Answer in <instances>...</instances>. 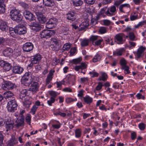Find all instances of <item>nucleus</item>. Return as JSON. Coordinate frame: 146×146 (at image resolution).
<instances>
[{
    "label": "nucleus",
    "mask_w": 146,
    "mask_h": 146,
    "mask_svg": "<svg viewBox=\"0 0 146 146\" xmlns=\"http://www.w3.org/2000/svg\"><path fill=\"white\" fill-rule=\"evenodd\" d=\"M4 94L5 95V98L6 99H9V98H11V100L12 99H14L13 96L14 95L13 93L9 91L6 92Z\"/></svg>",
    "instance_id": "obj_32"
},
{
    "label": "nucleus",
    "mask_w": 146,
    "mask_h": 146,
    "mask_svg": "<svg viewBox=\"0 0 146 146\" xmlns=\"http://www.w3.org/2000/svg\"><path fill=\"white\" fill-rule=\"evenodd\" d=\"M77 100V99H74L71 98H68L66 99V102L67 103L69 104Z\"/></svg>",
    "instance_id": "obj_57"
},
{
    "label": "nucleus",
    "mask_w": 146,
    "mask_h": 146,
    "mask_svg": "<svg viewBox=\"0 0 146 146\" xmlns=\"http://www.w3.org/2000/svg\"><path fill=\"white\" fill-rule=\"evenodd\" d=\"M120 63L122 66V68L127 66L126 61L124 58L120 60Z\"/></svg>",
    "instance_id": "obj_50"
},
{
    "label": "nucleus",
    "mask_w": 146,
    "mask_h": 146,
    "mask_svg": "<svg viewBox=\"0 0 146 146\" xmlns=\"http://www.w3.org/2000/svg\"><path fill=\"white\" fill-rule=\"evenodd\" d=\"M75 136L77 138H80L82 135V130L80 129H77L75 131Z\"/></svg>",
    "instance_id": "obj_36"
},
{
    "label": "nucleus",
    "mask_w": 146,
    "mask_h": 146,
    "mask_svg": "<svg viewBox=\"0 0 146 146\" xmlns=\"http://www.w3.org/2000/svg\"><path fill=\"white\" fill-rule=\"evenodd\" d=\"M146 50V48L143 46H140L138 49L136 54V56L137 58L142 56L144 54V52Z\"/></svg>",
    "instance_id": "obj_15"
},
{
    "label": "nucleus",
    "mask_w": 146,
    "mask_h": 146,
    "mask_svg": "<svg viewBox=\"0 0 146 146\" xmlns=\"http://www.w3.org/2000/svg\"><path fill=\"white\" fill-rule=\"evenodd\" d=\"M13 52V50L11 48H8L4 50L3 54L4 56H8L11 55Z\"/></svg>",
    "instance_id": "obj_24"
},
{
    "label": "nucleus",
    "mask_w": 146,
    "mask_h": 146,
    "mask_svg": "<svg viewBox=\"0 0 146 146\" xmlns=\"http://www.w3.org/2000/svg\"><path fill=\"white\" fill-rule=\"evenodd\" d=\"M16 30L15 27L14 28H10V34L11 36L13 37H16L18 34L17 33V32L16 31Z\"/></svg>",
    "instance_id": "obj_28"
},
{
    "label": "nucleus",
    "mask_w": 146,
    "mask_h": 146,
    "mask_svg": "<svg viewBox=\"0 0 146 146\" xmlns=\"http://www.w3.org/2000/svg\"><path fill=\"white\" fill-rule=\"evenodd\" d=\"M31 72H26L23 76L22 79L27 80H31L30 79L31 78Z\"/></svg>",
    "instance_id": "obj_42"
},
{
    "label": "nucleus",
    "mask_w": 146,
    "mask_h": 146,
    "mask_svg": "<svg viewBox=\"0 0 146 146\" xmlns=\"http://www.w3.org/2000/svg\"><path fill=\"white\" fill-rule=\"evenodd\" d=\"M55 33V31L53 30H44L40 33V36L41 38H48L54 35Z\"/></svg>",
    "instance_id": "obj_1"
},
{
    "label": "nucleus",
    "mask_w": 146,
    "mask_h": 146,
    "mask_svg": "<svg viewBox=\"0 0 146 146\" xmlns=\"http://www.w3.org/2000/svg\"><path fill=\"white\" fill-rule=\"evenodd\" d=\"M35 13L38 21L41 23H44L46 21V18L41 12L36 11Z\"/></svg>",
    "instance_id": "obj_8"
},
{
    "label": "nucleus",
    "mask_w": 146,
    "mask_h": 146,
    "mask_svg": "<svg viewBox=\"0 0 146 146\" xmlns=\"http://www.w3.org/2000/svg\"><path fill=\"white\" fill-rule=\"evenodd\" d=\"M101 59V56L99 54H97L93 58V61L94 62H96L99 60Z\"/></svg>",
    "instance_id": "obj_53"
},
{
    "label": "nucleus",
    "mask_w": 146,
    "mask_h": 146,
    "mask_svg": "<svg viewBox=\"0 0 146 146\" xmlns=\"http://www.w3.org/2000/svg\"><path fill=\"white\" fill-rule=\"evenodd\" d=\"M57 20L55 18H51L50 19L48 22L49 24H52L53 26L55 27L56 23H57Z\"/></svg>",
    "instance_id": "obj_38"
},
{
    "label": "nucleus",
    "mask_w": 146,
    "mask_h": 146,
    "mask_svg": "<svg viewBox=\"0 0 146 146\" xmlns=\"http://www.w3.org/2000/svg\"><path fill=\"white\" fill-rule=\"evenodd\" d=\"M89 74L91 76V77L92 78L97 77L99 75V73L96 72L95 70H93L92 72H90Z\"/></svg>",
    "instance_id": "obj_41"
},
{
    "label": "nucleus",
    "mask_w": 146,
    "mask_h": 146,
    "mask_svg": "<svg viewBox=\"0 0 146 146\" xmlns=\"http://www.w3.org/2000/svg\"><path fill=\"white\" fill-rule=\"evenodd\" d=\"M103 86V85L102 84V83L99 82L98 83V85L96 87L95 89L97 91L100 90L102 89Z\"/></svg>",
    "instance_id": "obj_59"
},
{
    "label": "nucleus",
    "mask_w": 146,
    "mask_h": 146,
    "mask_svg": "<svg viewBox=\"0 0 146 146\" xmlns=\"http://www.w3.org/2000/svg\"><path fill=\"white\" fill-rule=\"evenodd\" d=\"M103 41V40L102 39H99L98 40L95 41L93 44L95 45L98 46Z\"/></svg>",
    "instance_id": "obj_63"
},
{
    "label": "nucleus",
    "mask_w": 146,
    "mask_h": 146,
    "mask_svg": "<svg viewBox=\"0 0 146 146\" xmlns=\"http://www.w3.org/2000/svg\"><path fill=\"white\" fill-rule=\"evenodd\" d=\"M89 25V23L88 22H83L80 25L78 28L79 31L84 30L85 28L87 27Z\"/></svg>",
    "instance_id": "obj_26"
},
{
    "label": "nucleus",
    "mask_w": 146,
    "mask_h": 146,
    "mask_svg": "<svg viewBox=\"0 0 146 146\" xmlns=\"http://www.w3.org/2000/svg\"><path fill=\"white\" fill-rule=\"evenodd\" d=\"M43 4L47 7L53 6L54 4L53 0H43Z\"/></svg>",
    "instance_id": "obj_22"
},
{
    "label": "nucleus",
    "mask_w": 146,
    "mask_h": 146,
    "mask_svg": "<svg viewBox=\"0 0 146 146\" xmlns=\"http://www.w3.org/2000/svg\"><path fill=\"white\" fill-rule=\"evenodd\" d=\"M137 136L136 133L135 131H132L131 133V138L132 140H135Z\"/></svg>",
    "instance_id": "obj_62"
},
{
    "label": "nucleus",
    "mask_w": 146,
    "mask_h": 146,
    "mask_svg": "<svg viewBox=\"0 0 146 146\" xmlns=\"http://www.w3.org/2000/svg\"><path fill=\"white\" fill-rule=\"evenodd\" d=\"M21 5L25 9H27L29 7L28 4L23 2H22L20 3Z\"/></svg>",
    "instance_id": "obj_58"
},
{
    "label": "nucleus",
    "mask_w": 146,
    "mask_h": 146,
    "mask_svg": "<svg viewBox=\"0 0 146 146\" xmlns=\"http://www.w3.org/2000/svg\"><path fill=\"white\" fill-rule=\"evenodd\" d=\"M117 9L115 5H112L105 12V14L109 16H112L115 15Z\"/></svg>",
    "instance_id": "obj_4"
},
{
    "label": "nucleus",
    "mask_w": 146,
    "mask_h": 146,
    "mask_svg": "<svg viewBox=\"0 0 146 146\" xmlns=\"http://www.w3.org/2000/svg\"><path fill=\"white\" fill-rule=\"evenodd\" d=\"M76 51V47H74L71 48L70 51V55L72 56L75 53Z\"/></svg>",
    "instance_id": "obj_61"
},
{
    "label": "nucleus",
    "mask_w": 146,
    "mask_h": 146,
    "mask_svg": "<svg viewBox=\"0 0 146 146\" xmlns=\"http://www.w3.org/2000/svg\"><path fill=\"white\" fill-rule=\"evenodd\" d=\"M17 105L15 100L14 99H12L8 102L7 107L8 110H14L17 108Z\"/></svg>",
    "instance_id": "obj_11"
},
{
    "label": "nucleus",
    "mask_w": 146,
    "mask_h": 146,
    "mask_svg": "<svg viewBox=\"0 0 146 146\" xmlns=\"http://www.w3.org/2000/svg\"><path fill=\"white\" fill-rule=\"evenodd\" d=\"M34 45L31 42H27L25 43L23 46V51L25 52H29L33 49Z\"/></svg>",
    "instance_id": "obj_5"
},
{
    "label": "nucleus",
    "mask_w": 146,
    "mask_h": 146,
    "mask_svg": "<svg viewBox=\"0 0 146 146\" xmlns=\"http://www.w3.org/2000/svg\"><path fill=\"white\" fill-rule=\"evenodd\" d=\"M0 29L3 31H5L7 29L6 23L2 20L0 21Z\"/></svg>",
    "instance_id": "obj_25"
},
{
    "label": "nucleus",
    "mask_w": 146,
    "mask_h": 146,
    "mask_svg": "<svg viewBox=\"0 0 146 146\" xmlns=\"http://www.w3.org/2000/svg\"><path fill=\"white\" fill-rule=\"evenodd\" d=\"M89 43L88 40L84 39L81 42V45L82 46H88Z\"/></svg>",
    "instance_id": "obj_46"
},
{
    "label": "nucleus",
    "mask_w": 146,
    "mask_h": 146,
    "mask_svg": "<svg viewBox=\"0 0 146 146\" xmlns=\"http://www.w3.org/2000/svg\"><path fill=\"white\" fill-rule=\"evenodd\" d=\"M54 70H50L49 71L48 74V75L46 79V84H48L52 80L53 77L54 73Z\"/></svg>",
    "instance_id": "obj_20"
},
{
    "label": "nucleus",
    "mask_w": 146,
    "mask_h": 146,
    "mask_svg": "<svg viewBox=\"0 0 146 146\" xmlns=\"http://www.w3.org/2000/svg\"><path fill=\"white\" fill-rule=\"evenodd\" d=\"M15 28L17 33L19 35H23L27 32L26 28L22 25H18L15 27Z\"/></svg>",
    "instance_id": "obj_9"
},
{
    "label": "nucleus",
    "mask_w": 146,
    "mask_h": 146,
    "mask_svg": "<svg viewBox=\"0 0 146 146\" xmlns=\"http://www.w3.org/2000/svg\"><path fill=\"white\" fill-rule=\"evenodd\" d=\"M31 116L30 114H28L25 117L26 121L27 123L30 125L31 120Z\"/></svg>",
    "instance_id": "obj_44"
},
{
    "label": "nucleus",
    "mask_w": 146,
    "mask_h": 146,
    "mask_svg": "<svg viewBox=\"0 0 146 146\" xmlns=\"http://www.w3.org/2000/svg\"><path fill=\"white\" fill-rule=\"evenodd\" d=\"M129 67L127 66L122 68V69L124 70L125 74H129L130 73V71L129 70Z\"/></svg>",
    "instance_id": "obj_55"
},
{
    "label": "nucleus",
    "mask_w": 146,
    "mask_h": 146,
    "mask_svg": "<svg viewBox=\"0 0 146 146\" xmlns=\"http://www.w3.org/2000/svg\"><path fill=\"white\" fill-rule=\"evenodd\" d=\"M129 37L130 40L133 41L137 40L136 36L133 32H130L129 34Z\"/></svg>",
    "instance_id": "obj_39"
},
{
    "label": "nucleus",
    "mask_w": 146,
    "mask_h": 146,
    "mask_svg": "<svg viewBox=\"0 0 146 146\" xmlns=\"http://www.w3.org/2000/svg\"><path fill=\"white\" fill-rule=\"evenodd\" d=\"M15 123H14L15 126L16 127H20L24 125V119L23 116L21 117L19 116L15 121Z\"/></svg>",
    "instance_id": "obj_12"
},
{
    "label": "nucleus",
    "mask_w": 146,
    "mask_h": 146,
    "mask_svg": "<svg viewBox=\"0 0 146 146\" xmlns=\"http://www.w3.org/2000/svg\"><path fill=\"white\" fill-rule=\"evenodd\" d=\"M107 78V75L105 73H103L102 74L101 78H99V80H100L106 81Z\"/></svg>",
    "instance_id": "obj_48"
},
{
    "label": "nucleus",
    "mask_w": 146,
    "mask_h": 146,
    "mask_svg": "<svg viewBox=\"0 0 146 146\" xmlns=\"http://www.w3.org/2000/svg\"><path fill=\"white\" fill-rule=\"evenodd\" d=\"M33 81L31 80H27L22 79L21 84L25 86H29L31 83Z\"/></svg>",
    "instance_id": "obj_30"
},
{
    "label": "nucleus",
    "mask_w": 146,
    "mask_h": 146,
    "mask_svg": "<svg viewBox=\"0 0 146 146\" xmlns=\"http://www.w3.org/2000/svg\"><path fill=\"white\" fill-rule=\"evenodd\" d=\"M4 1L0 2V14L3 13L5 12V5Z\"/></svg>",
    "instance_id": "obj_34"
},
{
    "label": "nucleus",
    "mask_w": 146,
    "mask_h": 146,
    "mask_svg": "<svg viewBox=\"0 0 146 146\" xmlns=\"http://www.w3.org/2000/svg\"><path fill=\"white\" fill-rule=\"evenodd\" d=\"M138 127L141 130H143L145 127V123H141L138 125Z\"/></svg>",
    "instance_id": "obj_54"
},
{
    "label": "nucleus",
    "mask_w": 146,
    "mask_h": 146,
    "mask_svg": "<svg viewBox=\"0 0 146 146\" xmlns=\"http://www.w3.org/2000/svg\"><path fill=\"white\" fill-rule=\"evenodd\" d=\"M39 9L41 11H39L41 12L42 14V13H45L46 11V9L45 7H39Z\"/></svg>",
    "instance_id": "obj_64"
},
{
    "label": "nucleus",
    "mask_w": 146,
    "mask_h": 146,
    "mask_svg": "<svg viewBox=\"0 0 146 146\" xmlns=\"http://www.w3.org/2000/svg\"><path fill=\"white\" fill-rule=\"evenodd\" d=\"M52 127L54 129H58L60 127L61 124L58 121L54 120L52 121Z\"/></svg>",
    "instance_id": "obj_23"
},
{
    "label": "nucleus",
    "mask_w": 146,
    "mask_h": 146,
    "mask_svg": "<svg viewBox=\"0 0 146 146\" xmlns=\"http://www.w3.org/2000/svg\"><path fill=\"white\" fill-rule=\"evenodd\" d=\"M24 15L27 19L33 21L35 19V16L33 14L29 11L25 10L23 13Z\"/></svg>",
    "instance_id": "obj_14"
},
{
    "label": "nucleus",
    "mask_w": 146,
    "mask_h": 146,
    "mask_svg": "<svg viewBox=\"0 0 146 146\" xmlns=\"http://www.w3.org/2000/svg\"><path fill=\"white\" fill-rule=\"evenodd\" d=\"M41 58V56L39 54H38L33 56L31 58L32 62L34 64L38 63Z\"/></svg>",
    "instance_id": "obj_19"
},
{
    "label": "nucleus",
    "mask_w": 146,
    "mask_h": 146,
    "mask_svg": "<svg viewBox=\"0 0 146 146\" xmlns=\"http://www.w3.org/2000/svg\"><path fill=\"white\" fill-rule=\"evenodd\" d=\"M19 12L20 11L19 10L15 9L11 10L10 12V16L11 18L12 19L13 17L19 14Z\"/></svg>",
    "instance_id": "obj_29"
},
{
    "label": "nucleus",
    "mask_w": 146,
    "mask_h": 146,
    "mask_svg": "<svg viewBox=\"0 0 146 146\" xmlns=\"http://www.w3.org/2000/svg\"><path fill=\"white\" fill-rule=\"evenodd\" d=\"M99 37L98 36L92 35L90 38V41H91L94 44V42H95V41L98 39Z\"/></svg>",
    "instance_id": "obj_51"
},
{
    "label": "nucleus",
    "mask_w": 146,
    "mask_h": 146,
    "mask_svg": "<svg viewBox=\"0 0 146 146\" xmlns=\"http://www.w3.org/2000/svg\"><path fill=\"white\" fill-rule=\"evenodd\" d=\"M53 114L56 116H58L60 115L62 117H64L66 115V113H64L61 112L59 111L54 112Z\"/></svg>",
    "instance_id": "obj_43"
},
{
    "label": "nucleus",
    "mask_w": 146,
    "mask_h": 146,
    "mask_svg": "<svg viewBox=\"0 0 146 146\" xmlns=\"http://www.w3.org/2000/svg\"><path fill=\"white\" fill-rule=\"evenodd\" d=\"M71 45L70 44L66 43L63 46L62 48L64 51L68 50L70 48Z\"/></svg>",
    "instance_id": "obj_45"
},
{
    "label": "nucleus",
    "mask_w": 146,
    "mask_h": 146,
    "mask_svg": "<svg viewBox=\"0 0 146 146\" xmlns=\"http://www.w3.org/2000/svg\"><path fill=\"white\" fill-rule=\"evenodd\" d=\"M124 37L125 35L123 33L117 34L115 36V42L119 44H122L124 42L123 38Z\"/></svg>",
    "instance_id": "obj_7"
},
{
    "label": "nucleus",
    "mask_w": 146,
    "mask_h": 146,
    "mask_svg": "<svg viewBox=\"0 0 146 146\" xmlns=\"http://www.w3.org/2000/svg\"><path fill=\"white\" fill-rule=\"evenodd\" d=\"M49 94L52 97L50 99L47 101V103L49 105L51 106L52 104L54 102L55 99L57 95L56 92L54 91H50Z\"/></svg>",
    "instance_id": "obj_13"
},
{
    "label": "nucleus",
    "mask_w": 146,
    "mask_h": 146,
    "mask_svg": "<svg viewBox=\"0 0 146 146\" xmlns=\"http://www.w3.org/2000/svg\"><path fill=\"white\" fill-rule=\"evenodd\" d=\"M60 60L58 59L57 58H54L52 61V64L53 66L56 65L60 62Z\"/></svg>",
    "instance_id": "obj_47"
},
{
    "label": "nucleus",
    "mask_w": 146,
    "mask_h": 146,
    "mask_svg": "<svg viewBox=\"0 0 146 146\" xmlns=\"http://www.w3.org/2000/svg\"><path fill=\"white\" fill-rule=\"evenodd\" d=\"M95 1L96 0H85V1L88 5H92L95 3Z\"/></svg>",
    "instance_id": "obj_60"
},
{
    "label": "nucleus",
    "mask_w": 146,
    "mask_h": 146,
    "mask_svg": "<svg viewBox=\"0 0 146 146\" xmlns=\"http://www.w3.org/2000/svg\"><path fill=\"white\" fill-rule=\"evenodd\" d=\"M146 24V21H143L140 22L137 25L135 26V28H138L139 27L142 26L143 25Z\"/></svg>",
    "instance_id": "obj_56"
},
{
    "label": "nucleus",
    "mask_w": 146,
    "mask_h": 146,
    "mask_svg": "<svg viewBox=\"0 0 146 146\" xmlns=\"http://www.w3.org/2000/svg\"><path fill=\"white\" fill-rule=\"evenodd\" d=\"M124 51V48H121L118 50L114 52H113V55H117V56L121 55L123 52Z\"/></svg>",
    "instance_id": "obj_40"
},
{
    "label": "nucleus",
    "mask_w": 146,
    "mask_h": 146,
    "mask_svg": "<svg viewBox=\"0 0 146 146\" xmlns=\"http://www.w3.org/2000/svg\"><path fill=\"white\" fill-rule=\"evenodd\" d=\"M73 5L75 6H79L82 5L83 2L81 0H71Z\"/></svg>",
    "instance_id": "obj_31"
},
{
    "label": "nucleus",
    "mask_w": 146,
    "mask_h": 146,
    "mask_svg": "<svg viewBox=\"0 0 146 146\" xmlns=\"http://www.w3.org/2000/svg\"><path fill=\"white\" fill-rule=\"evenodd\" d=\"M31 29L36 31H38L40 29V25L38 23L36 22H32L30 25Z\"/></svg>",
    "instance_id": "obj_17"
},
{
    "label": "nucleus",
    "mask_w": 146,
    "mask_h": 146,
    "mask_svg": "<svg viewBox=\"0 0 146 146\" xmlns=\"http://www.w3.org/2000/svg\"><path fill=\"white\" fill-rule=\"evenodd\" d=\"M14 85L9 81L4 82L2 85L3 89L5 90L12 89L14 87Z\"/></svg>",
    "instance_id": "obj_6"
},
{
    "label": "nucleus",
    "mask_w": 146,
    "mask_h": 146,
    "mask_svg": "<svg viewBox=\"0 0 146 146\" xmlns=\"http://www.w3.org/2000/svg\"><path fill=\"white\" fill-rule=\"evenodd\" d=\"M84 102L87 104H90L91 103L93 100L92 98L88 96H86L83 97Z\"/></svg>",
    "instance_id": "obj_33"
},
{
    "label": "nucleus",
    "mask_w": 146,
    "mask_h": 146,
    "mask_svg": "<svg viewBox=\"0 0 146 146\" xmlns=\"http://www.w3.org/2000/svg\"><path fill=\"white\" fill-rule=\"evenodd\" d=\"M30 84L29 90L34 94L36 93L39 91V84L36 82L33 81Z\"/></svg>",
    "instance_id": "obj_2"
},
{
    "label": "nucleus",
    "mask_w": 146,
    "mask_h": 146,
    "mask_svg": "<svg viewBox=\"0 0 146 146\" xmlns=\"http://www.w3.org/2000/svg\"><path fill=\"white\" fill-rule=\"evenodd\" d=\"M23 17L21 14L20 13V12L19 13V14H17L16 16L12 19V20L16 21L19 22L21 21L23 19Z\"/></svg>",
    "instance_id": "obj_27"
},
{
    "label": "nucleus",
    "mask_w": 146,
    "mask_h": 146,
    "mask_svg": "<svg viewBox=\"0 0 146 146\" xmlns=\"http://www.w3.org/2000/svg\"><path fill=\"white\" fill-rule=\"evenodd\" d=\"M59 40L55 38H52L51 39V44L50 47L53 50L58 51L60 48L59 47Z\"/></svg>",
    "instance_id": "obj_3"
},
{
    "label": "nucleus",
    "mask_w": 146,
    "mask_h": 146,
    "mask_svg": "<svg viewBox=\"0 0 146 146\" xmlns=\"http://www.w3.org/2000/svg\"><path fill=\"white\" fill-rule=\"evenodd\" d=\"M82 60V58L79 57L76 59H73L72 60V62L75 64H77L80 62Z\"/></svg>",
    "instance_id": "obj_49"
},
{
    "label": "nucleus",
    "mask_w": 146,
    "mask_h": 146,
    "mask_svg": "<svg viewBox=\"0 0 146 146\" xmlns=\"http://www.w3.org/2000/svg\"><path fill=\"white\" fill-rule=\"evenodd\" d=\"M5 126L6 129V131L7 132L9 130H10L13 129L15 126L14 123L13 121L11 120L7 121H6V124Z\"/></svg>",
    "instance_id": "obj_18"
},
{
    "label": "nucleus",
    "mask_w": 146,
    "mask_h": 146,
    "mask_svg": "<svg viewBox=\"0 0 146 146\" xmlns=\"http://www.w3.org/2000/svg\"><path fill=\"white\" fill-rule=\"evenodd\" d=\"M76 13L74 11H70L67 14L66 18L69 20L74 21L76 19Z\"/></svg>",
    "instance_id": "obj_16"
},
{
    "label": "nucleus",
    "mask_w": 146,
    "mask_h": 146,
    "mask_svg": "<svg viewBox=\"0 0 146 146\" xmlns=\"http://www.w3.org/2000/svg\"><path fill=\"white\" fill-rule=\"evenodd\" d=\"M27 94V90L26 89H23L21 92L20 94V97L21 99H23Z\"/></svg>",
    "instance_id": "obj_35"
},
{
    "label": "nucleus",
    "mask_w": 146,
    "mask_h": 146,
    "mask_svg": "<svg viewBox=\"0 0 146 146\" xmlns=\"http://www.w3.org/2000/svg\"><path fill=\"white\" fill-rule=\"evenodd\" d=\"M16 141L15 138L12 137L9 141H8L7 146H13L15 144Z\"/></svg>",
    "instance_id": "obj_37"
},
{
    "label": "nucleus",
    "mask_w": 146,
    "mask_h": 146,
    "mask_svg": "<svg viewBox=\"0 0 146 146\" xmlns=\"http://www.w3.org/2000/svg\"><path fill=\"white\" fill-rule=\"evenodd\" d=\"M23 70V68L19 66H15L13 67V71L15 74H21Z\"/></svg>",
    "instance_id": "obj_21"
},
{
    "label": "nucleus",
    "mask_w": 146,
    "mask_h": 146,
    "mask_svg": "<svg viewBox=\"0 0 146 146\" xmlns=\"http://www.w3.org/2000/svg\"><path fill=\"white\" fill-rule=\"evenodd\" d=\"M107 30L106 28L104 27H101L99 30V32L100 33L103 34L106 33Z\"/></svg>",
    "instance_id": "obj_52"
},
{
    "label": "nucleus",
    "mask_w": 146,
    "mask_h": 146,
    "mask_svg": "<svg viewBox=\"0 0 146 146\" xmlns=\"http://www.w3.org/2000/svg\"><path fill=\"white\" fill-rule=\"evenodd\" d=\"M0 65L3 68L4 70L6 71H9L12 67L10 64L3 60L0 61Z\"/></svg>",
    "instance_id": "obj_10"
}]
</instances>
